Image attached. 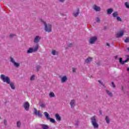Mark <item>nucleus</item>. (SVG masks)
Here are the masks:
<instances>
[{
  "label": "nucleus",
  "instance_id": "obj_23",
  "mask_svg": "<svg viewBox=\"0 0 129 129\" xmlns=\"http://www.w3.org/2000/svg\"><path fill=\"white\" fill-rule=\"evenodd\" d=\"M41 126L42 128H43V129H48L49 128V126H48L46 124H41Z\"/></svg>",
  "mask_w": 129,
  "mask_h": 129
},
{
  "label": "nucleus",
  "instance_id": "obj_28",
  "mask_svg": "<svg viewBox=\"0 0 129 129\" xmlns=\"http://www.w3.org/2000/svg\"><path fill=\"white\" fill-rule=\"evenodd\" d=\"M35 76L34 75L31 76V77H30V80H31V81H33V80H35Z\"/></svg>",
  "mask_w": 129,
  "mask_h": 129
},
{
  "label": "nucleus",
  "instance_id": "obj_45",
  "mask_svg": "<svg viewBox=\"0 0 129 129\" xmlns=\"http://www.w3.org/2000/svg\"><path fill=\"white\" fill-rule=\"evenodd\" d=\"M121 90H123V87H122Z\"/></svg>",
  "mask_w": 129,
  "mask_h": 129
},
{
  "label": "nucleus",
  "instance_id": "obj_42",
  "mask_svg": "<svg viewBox=\"0 0 129 129\" xmlns=\"http://www.w3.org/2000/svg\"><path fill=\"white\" fill-rule=\"evenodd\" d=\"M99 113H100V114H102V111L100 110L99 111Z\"/></svg>",
  "mask_w": 129,
  "mask_h": 129
},
{
  "label": "nucleus",
  "instance_id": "obj_44",
  "mask_svg": "<svg viewBox=\"0 0 129 129\" xmlns=\"http://www.w3.org/2000/svg\"><path fill=\"white\" fill-rule=\"evenodd\" d=\"M106 45L107 46H109V43H106Z\"/></svg>",
  "mask_w": 129,
  "mask_h": 129
},
{
  "label": "nucleus",
  "instance_id": "obj_32",
  "mask_svg": "<svg viewBox=\"0 0 129 129\" xmlns=\"http://www.w3.org/2000/svg\"><path fill=\"white\" fill-rule=\"evenodd\" d=\"M40 106L41 107H42V108H44L45 106V105L44 103H41V104H40Z\"/></svg>",
  "mask_w": 129,
  "mask_h": 129
},
{
  "label": "nucleus",
  "instance_id": "obj_9",
  "mask_svg": "<svg viewBox=\"0 0 129 129\" xmlns=\"http://www.w3.org/2000/svg\"><path fill=\"white\" fill-rule=\"evenodd\" d=\"M24 108L25 110H29V108H30V104L28 102H25L23 105Z\"/></svg>",
  "mask_w": 129,
  "mask_h": 129
},
{
  "label": "nucleus",
  "instance_id": "obj_15",
  "mask_svg": "<svg viewBox=\"0 0 129 129\" xmlns=\"http://www.w3.org/2000/svg\"><path fill=\"white\" fill-rule=\"evenodd\" d=\"M55 119L56 120H58V121H60L61 120V116H60V115H59V114L58 113L55 114Z\"/></svg>",
  "mask_w": 129,
  "mask_h": 129
},
{
  "label": "nucleus",
  "instance_id": "obj_11",
  "mask_svg": "<svg viewBox=\"0 0 129 129\" xmlns=\"http://www.w3.org/2000/svg\"><path fill=\"white\" fill-rule=\"evenodd\" d=\"M123 34H124V32H123V31H121L118 32L116 34V38H120V37H122V36H123Z\"/></svg>",
  "mask_w": 129,
  "mask_h": 129
},
{
  "label": "nucleus",
  "instance_id": "obj_37",
  "mask_svg": "<svg viewBox=\"0 0 129 129\" xmlns=\"http://www.w3.org/2000/svg\"><path fill=\"white\" fill-rule=\"evenodd\" d=\"M76 70H77V68H73V72H74V73L76 72Z\"/></svg>",
  "mask_w": 129,
  "mask_h": 129
},
{
  "label": "nucleus",
  "instance_id": "obj_27",
  "mask_svg": "<svg viewBox=\"0 0 129 129\" xmlns=\"http://www.w3.org/2000/svg\"><path fill=\"white\" fill-rule=\"evenodd\" d=\"M48 119L49 120L50 122H52V123H55V122H56V121L52 118L49 117Z\"/></svg>",
  "mask_w": 129,
  "mask_h": 129
},
{
  "label": "nucleus",
  "instance_id": "obj_22",
  "mask_svg": "<svg viewBox=\"0 0 129 129\" xmlns=\"http://www.w3.org/2000/svg\"><path fill=\"white\" fill-rule=\"evenodd\" d=\"M49 96L50 97V98L55 97V94L53 92H50L49 94Z\"/></svg>",
  "mask_w": 129,
  "mask_h": 129
},
{
  "label": "nucleus",
  "instance_id": "obj_20",
  "mask_svg": "<svg viewBox=\"0 0 129 129\" xmlns=\"http://www.w3.org/2000/svg\"><path fill=\"white\" fill-rule=\"evenodd\" d=\"M106 92L107 93V94H108V96H110V97H112L113 96V94L112 93H111L110 91H109L108 90H106Z\"/></svg>",
  "mask_w": 129,
  "mask_h": 129
},
{
  "label": "nucleus",
  "instance_id": "obj_13",
  "mask_svg": "<svg viewBox=\"0 0 129 129\" xmlns=\"http://www.w3.org/2000/svg\"><path fill=\"white\" fill-rule=\"evenodd\" d=\"M34 113L36 115H38V116H39V117H42V113H41L40 112V111H37L36 108H34Z\"/></svg>",
  "mask_w": 129,
  "mask_h": 129
},
{
  "label": "nucleus",
  "instance_id": "obj_30",
  "mask_svg": "<svg viewBox=\"0 0 129 129\" xmlns=\"http://www.w3.org/2000/svg\"><path fill=\"white\" fill-rule=\"evenodd\" d=\"M125 6L127 9H129V4L128 2H125Z\"/></svg>",
  "mask_w": 129,
  "mask_h": 129
},
{
  "label": "nucleus",
  "instance_id": "obj_24",
  "mask_svg": "<svg viewBox=\"0 0 129 129\" xmlns=\"http://www.w3.org/2000/svg\"><path fill=\"white\" fill-rule=\"evenodd\" d=\"M21 125H22V123L21 122V121H18L17 122V126L18 127V128H20V127H21Z\"/></svg>",
  "mask_w": 129,
  "mask_h": 129
},
{
  "label": "nucleus",
  "instance_id": "obj_4",
  "mask_svg": "<svg viewBox=\"0 0 129 129\" xmlns=\"http://www.w3.org/2000/svg\"><path fill=\"white\" fill-rule=\"evenodd\" d=\"M39 49V45L36 44L34 48L30 47L27 51V54H32V53H35L37 52Z\"/></svg>",
  "mask_w": 129,
  "mask_h": 129
},
{
  "label": "nucleus",
  "instance_id": "obj_34",
  "mask_svg": "<svg viewBox=\"0 0 129 129\" xmlns=\"http://www.w3.org/2000/svg\"><path fill=\"white\" fill-rule=\"evenodd\" d=\"M40 69L41 67L40 66H36V70H37V71H39V70H40Z\"/></svg>",
  "mask_w": 129,
  "mask_h": 129
},
{
  "label": "nucleus",
  "instance_id": "obj_31",
  "mask_svg": "<svg viewBox=\"0 0 129 129\" xmlns=\"http://www.w3.org/2000/svg\"><path fill=\"white\" fill-rule=\"evenodd\" d=\"M96 21L97 23H100V19H99V17L96 18Z\"/></svg>",
  "mask_w": 129,
  "mask_h": 129
},
{
  "label": "nucleus",
  "instance_id": "obj_18",
  "mask_svg": "<svg viewBox=\"0 0 129 129\" xmlns=\"http://www.w3.org/2000/svg\"><path fill=\"white\" fill-rule=\"evenodd\" d=\"M51 54L52 55H53V56H55L56 55H58L59 54V52L57 51H56L55 50H52L51 51Z\"/></svg>",
  "mask_w": 129,
  "mask_h": 129
},
{
  "label": "nucleus",
  "instance_id": "obj_43",
  "mask_svg": "<svg viewBox=\"0 0 129 129\" xmlns=\"http://www.w3.org/2000/svg\"><path fill=\"white\" fill-rule=\"evenodd\" d=\"M76 125H78V121H77V122L76 123Z\"/></svg>",
  "mask_w": 129,
  "mask_h": 129
},
{
  "label": "nucleus",
  "instance_id": "obj_40",
  "mask_svg": "<svg viewBox=\"0 0 129 129\" xmlns=\"http://www.w3.org/2000/svg\"><path fill=\"white\" fill-rule=\"evenodd\" d=\"M72 46H73V44H72V43H70L68 45V47H72Z\"/></svg>",
  "mask_w": 129,
  "mask_h": 129
},
{
  "label": "nucleus",
  "instance_id": "obj_46",
  "mask_svg": "<svg viewBox=\"0 0 129 129\" xmlns=\"http://www.w3.org/2000/svg\"><path fill=\"white\" fill-rule=\"evenodd\" d=\"M127 50L129 51V47L127 48Z\"/></svg>",
  "mask_w": 129,
  "mask_h": 129
},
{
  "label": "nucleus",
  "instance_id": "obj_3",
  "mask_svg": "<svg viewBox=\"0 0 129 129\" xmlns=\"http://www.w3.org/2000/svg\"><path fill=\"white\" fill-rule=\"evenodd\" d=\"M91 122L94 128H98L99 125L96 120V116H94L91 118Z\"/></svg>",
  "mask_w": 129,
  "mask_h": 129
},
{
  "label": "nucleus",
  "instance_id": "obj_10",
  "mask_svg": "<svg viewBox=\"0 0 129 129\" xmlns=\"http://www.w3.org/2000/svg\"><path fill=\"white\" fill-rule=\"evenodd\" d=\"M41 40V36H36L35 37L33 42L36 44H37V43H39V42H40V40Z\"/></svg>",
  "mask_w": 129,
  "mask_h": 129
},
{
  "label": "nucleus",
  "instance_id": "obj_41",
  "mask_svg": "<svg viewBox=\"0 0 129 129\" xmlns=\"http://www.w3.org/2000/svg\"><path fill=\"white\" fill-rule=\"evenodd\" d=\"M4 124L5 125H7V120H4Z\"/></svg>",
  "mask_w": 129,
  "mask_h": 129
},
{
  "label": "nucleus",
  "instance_id": "obj_1",
  "mask_svg": "<svg viewBox=\"0 0 129 129\" xmlns=\"http://www.w3.org/2000/svg\"><path fill=\"white\" fill-rule=\"evenodd\" d=\"M0 78L1 80L3 81V82L7 83V84H9L12 90H15V89H16V86H15V83L11 82V79L10 78V77L6 76L4 74H2L1 75Z\"/></svg>",
  "mask_w": 129,
  "mask_h": 129
},
{
  "label": "nucleus",
  "instance_id": "obj_8",
  "mask_svg": "<svg viewBox=\"0 0 129 129\" xmlns=\"http://www.w3.org/2000/svg\"><path fill=\"white\" fill-rule=\"evenodd\" d=\"M93 9L94 11H95V12H100V11H101L100 7L97 6L96 5H94L93 6Z\"/></svg>",
  "mask_w": 129,
  "mask_h": 129
},
{
  "label": "nucleus",
  "instance_id": "obj_17",
  "mask_svg": "<svg viewBox=\"0 0 129 129\" xmlns=\"http://www.w3.org/2000/svg\"><path fill=\"white\" fill-rule=\"evenodd\" d=\"M92 61V57H89L85 60V63H90Z\"/></svg>",
  "mask_w": 129,
  "mask_h": 129
},
{
  "label": "nucleus",
  "instance_id": "obj_14",
  "mask_svg": "<svg viewBox=\"0 0 129 129\" xmlns=\"http://www.w3.org/2000/svg\"><path fill=\"white\" fill-rule=\"evenodd\" d=\"M129 61V58H127L126 60L122 61V58L120 57L119 58V62L120 63V64H122V65H123V64H124V63H126V62H128Z\"/></svg>",
  "mask_w": 129,
  "mask_h": 129
},
{
  "label": "nucleus",
  "instance_id": "obj_35",
  "mask_svg": "<svg viewBox=\"0 0 129 129\" xmlns=\"http://www.w3.org/2000/svg\"><path fill=\"white\" fill-rule=\"evenodd\" d=\"M125 43H128L129 42V38H126L125 40H124Z\"/></svg>",
  "mask_w": 129,
  "mask_h": 129
},
{
  "label": "nucleus",
  "instance_id": "obj_25",
  "mask_svg": "<svg viewBox=\"0 0 129 129\" xmlns=\"http://www.w3.org/2000/svg\"><path fill=\"white\" fill-rule=\"evenodd\" d=\"M44 114L46 118H47V119H49L50 118V117H49V113H48V112H44Z\"/></svg>",
  "mask_w": 129,
  "mask_h": 129
},
{
  "label": "nucleus",
  "instance_id": "obj_6",
  "mask_svg": "<svg viewBox=\"0 0 129 129\" xmlns=\"http://www.w3.org/2000/svg\"><path fill=\"white\" fill-rule=\"evenodd\" d=\"M59 78L61 83H65L67 82V80H68V77L66 75L60 76Z\"/></svg>",
  "mask_w": 129,
  "mask_h": 129
},
{
  "label": "nucleus",
  "instance_id": "obj_7",
  "mask_svg": "<svg viewBox=\"0 0 129 129\" xmlns=\"http://www.w3.org/2000/svg\"><path fill=\"white\" fill-rule=\"evenodd\" d=\"M97 40V37H96V36H93V37H91L89 39V43L90 44H94V43H95V42H96Z\"/></svg>",
  "mask_w": 129,
  "mask_h": 129
},
{
  "label": "nucleus",
  "instance_id": "obj_5",
  "mask_svg": "<svg viewBox=\"0 0 129 129\" xmlns=\"http://www.w3.org/2000/svg\"><path fill=\"white\" fill-rule=\"evenodd\" d=\"M10 62H11V63H13L14 66L15 67H16V68H18V67H20V63L16 62L15 60V59H14V58L12 57H10Z\"/></svg>",
  "mask_w": 129,
  "mask_h": 129
},
{
  "label": "nucleus",
  "instance_id": "obj_21",
  "mask_svg": "<svg viewBox=\"0 0 129 129\" xmlns=\"http://www.w3.org/2000/svg\"><path fill=\"white\" fill-rule=\"evenodd\" d=\"M112 16L113 18H116L118 16V12H114L112 13Z\"/></svg>",
  "mask_w": 129,
  "mask_h": 129
},
{
  "label": "nucleus",
  "instance_id": "obj_29",
  "mask_svg": "<svg viewBox=\"0 0 129 129\" xmlns=\"http://www.w3.org/2000/svg\"><path fill=\"white\" fill-rule=\"evenodd\" d=\"M116 18V20L117 21H118V22H121V18H120V17L117 16Z\"/></svg>",
  "mask_w": 129,
  "mask_h": 129
},
{
  "label": "nucleus",
  "instance_id": "obj_36",
  "mask_svg": "<svg viewBox=\"0 0 129 129\" xmlns=\"http://www.w3.org/2000/svg\"><path fill=\"white\" fill-rule=\"evenodd\" d=\"M99 83H100L102 86H104V84L103 83L101 82V81L99 80L98 81Z\"/></svg>",
  "mask_w": 129,
  "mask_h": 129
},
{
  "label": "nucleus",
  "instance_id": "obj_19",
  "mask_svg": "<svg viewBox=\"0 0 129 129\" xmlns=\"http://www.w3.org/2000/svg\"><path fill=\"white\" fill-rule=\"evenodd\" d=\"M113 12V9L110 8L107 10V15H111V14Z\"/></svg>",
  "mask_w": 129,
  "mask_h": 129
},
{
  "label": "nucleus",
  "instance_id": "obj_16",
  "mask_svg": "<svg viewBox=\"0 0 129 129\" xmlns=\"http://www.w3.org/2000/svg\"><path fill=\"white\" fill-rule=\"evenodd\" d=\"M78 15H79V9H77L76 11L73 13L74 17H78Z\"/></svg>",
  "mask_w": 129,
  "mask_h": 129
},
{
  "label": "nucleus",
  "instance_id": "obj_2",
  "mask_svg": "<svg viewBox=\"0 0 129 129\" xmlns=\"http://www.w3.org/2000/svg\"><path fill=\"white\" fill-rule=\"evenodd\" d=\"M40 21L44 25V30L45 32H48V33H51V32H52V25L50 24H47L46 22L43 20V19H40Z\"/></svg>",
  "mask_w": 129,
  "mask_h": 129
},
{
  "label": "nucleus",
  "instance_id": "obj_39",
  "mask_svg": "<svg viewBox=\"0 0 129 129\" xmlns=\"http://www.w3.org/2000/svg\"><path fill=\"white\" fill-rule=\"evenodd\" d=\"M59 3H64L65 2V0H58Z\"/></svg>",
  "mask_w": 129,
  "mask_h": 129
},
{
  "label": "nucleus",
  "instance_id": "obj_12",
  "mask_svg": "<svg viewBox=\"0 0 129 129\" xmlns=\"http://www.w3.org/2000/svg\"><path fill=\"white\" fill-rule=\"evenodd\" d=\"M71 108H74L75 107V100H72L70 103Z\"/></svg>",
  "mask_w": 129,
  "mask_h": 129
},
{
  "label": "nucleus",
  "instance_id": "obj_48",
  "mask_svg": "<svg viewBox=\"0 0 129 129\" xmlns=\"http://www.w3.org/2000/svg\"><path fill=\"white\" fill-rule=\"evenodd\" d=\"M51 129H53V128H51Z\"/></svg>",
  "mask_w": 129,
  "mask_h": 129
},
{
  "label": "nucleus",
  "instance_id": "obj_47",
  "mask_svg": "<svg viewBox=\"0 0 129 129\" xmlns=\"http://www.w3.org/2000/svg\"><path fill=\"white\" fill-rule=\"evenodd\" d=\"M117 57V56H115V59H116Z\"/></svg>",
  "mask_w": 129,
  "mask_h": 129
},
{
  "label": "nucleus",
  "instance_id": "obj_33",
  "mask_svg": "<svg viewBox=\"0 0 129 129\" xmlns=\"http://www.w3.org/2000/svg\"><path fill=\"white\" fill-rule=\"evenodd\" d=\"M14 37H16V34H11L10 35V38H14Z\"/></svg>",
  "mask_w": 129,
  "mask_h": 129
},
{
  "label": "nucleus",
  "instance_id": "obj_38",
  "mask_svg": "<svg viewBox=\"0 0 129 129\" xmlns=\"http://www.w3.org/2000/svg\"><path fill=\"white\" fill-rule=\"evenodd\" d=\"M111 85L112 87H113L114 88L115 87V86L114 85V83H113V82L111 83Z\"/></svg>",
  "mask_w": 129,
  "mask_h": 129
},
{
  "label": "nucleus",
  "instance_id": "obj_26",
  "mask_svg": "<svg viewBox=\"0 0 129 129\" xmlns=\"http://www.w3.org/2000/svg\"><path fill=\"white\" fill-rule=\"evenodd\" d=\"M105 120L107 123H109L110 120H109V118L108 117V116H106Z\"/></svg>",
  "mask_w": 129,
  "mask_h": 129
}]
</instances>
